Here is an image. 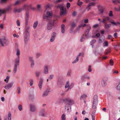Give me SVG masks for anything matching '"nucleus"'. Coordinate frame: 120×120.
<instances>
[{"label": "nucleus", "instance_id": "1", "mask_svg": "<svg viewBox=\"0 0 120 120\" xmlns=\"http://www.w3.org/2000/svg\"><path fill=\"white\" fill-rule=\"evenodd\" d=\"M26 18L25 19V24L24 32V43L26 44H27V42L29 40L30 37V32L29 30L30 29V27L28 26L29 14L27 12L26 13Z\"/></svg>", "mask_w": 120, "mask_h": 120}, {"label": "nucleus", "instance_id": "2", "mask_svg": "<svg viewBox=\"0 0 120 120\" xmlns=\"http://www.w3.org/2000/svg\"><path fill=\"white\" fill-rule=\"evenodd\" d=\"M31 8H14V11L15 12L19 13L20 12L22 11L25 10L26 11V13H28L29 16V12L30 11ZM33 10H34L36 9V8H31Z\"/></svg>", "mask_w": 120, "mask_h": 120}, {"label": "nucleus", "instance_id": "3", "mask_svg": "<svg viewBox=\"0 0 120 120\" xmlns=\"http://www.w3.org/2000/svg\"><path fill=\"white\" fill-rule=\"evenodd\" d=\"M46 15H44L43 19L44 20L48 21H50L51 20V18L52 17V14L50 12L47 11L46 12Z\"/></svg>", "mask_w": 120, "mask_h": 120}, {"label": "nucleus", "instance_id": "4", "mask_svg": "<svg viewBox=\"0 0 120 120\" xmlns=\"http://www.w3.org/2000/svg\"><path fill=\"white\" fill-rule=\"evenodd\" d=\"M7 41L6 39V38L4 36H3L2 38L0 39V44L2 46H3L4 45H7L8 43H7Z\"/></svg>", "mask_w": 120, "mask_h": 120}, {"label": "nucleus", "instance_id": "5", "mask_svg": "<svg viewBox=\"0 0 120 120\" xmlns=\"http://www.w3.org/2000/svg\"><path fill=\"white\" fill-rule=\"evenodd\" d=\"M63 101L66 104H68L70 105H73L74 104V101L69 98H66L63 100Z\"/></svg>", "mask_w": 120, "mask_h": 120}, {"label": "nucleus", "instance_id": "6", "mask_svg": "<svg viewBox=\"0 0 120 120\" xmlns=\"http://www.w3.org/2000/svg\"><path fill=\"white\" fill-rule=\"evenodd\" d=\"M15 51L16 52V54L17 56V57L15 59L14 61H20L19 56L20 54V50L18 48L16 47L15 48Z\"/></svg>", "mask_w": 120, "mask_h": 120}, {"label": "nucleus", "instance_id": "7", "mask_svg": "<svg viewBox=\"0 0 120 120\" xmlns=\"http://www.w3.org/2000/svg\"><path fill=\"white\" fill-rule=\"evenodd\" d=\"M15 64L13 69V72L14 73H16L17 70V66H19V61H14Z\"/></svg>", "mask_w": 120, "mask_h": 120}, {"label": "nucleus", "instance_id": "8", "mask_svg": "<svg viewBox=\"0 0 120 120\" xmlns=\"http://www.w3.org/2000/svg\"><path fill=\"white\" fill-rule=\"evenodd\" d=\"M108 79V78L107 77H105L103 78L101 81V85L102 86L105 87L106 86Z\"/></svg>", "mask_w": 120, "mask_h": 120}, {"label": "nucleus", "instance_id": "9", "mask_svg": "<svg viewBox=\"0 0 120 120\" xmlns=\"http://www.w3.org/2000/svg\"><path fill=\"white\" fill-rule=\"evenodd\" d=\"M103 20L102 22L103 23H105L107 22H110V18L108 16H103L102 17Z\"/></svg>", "mask_w": 120, "mask_h": 120}, {"label": "nucleus", "instance_id": "10", "mask_svg": "<svg viewBox=\"0 0 120 120\" xmlns=\"http://www.w3.org/2000/svg\"><path fill=\"white\" fill-rule=\"evenodd\" d=\"M45 110L44 109H41L39 113V115L42 116H46V113L45 112Z\"/></svg>", "mask_w": 120, "mask_h": 120}, {"label": "nucleus", "instance_id": "11", "mask_svg": "<svg viewBox=\"0 0 120 120\" xmlns=\"http://www.w3.org/2000/svg\"><path fill=\"white\" fill-rule=\"evenodd\" d=\"M11 8H7L6 9H0V16L1 15L6 13L8 11L11 10Z\"/></svg>", "mask_w": 120, "mask_h": 120}, {"label": "nucleus", "instance_id": "12", "mask_svg": "<svg viewBox=\"0 0 120 120\" xmlns=\"http://www.w3.org/2000/svg\"><path fill=\"white\" fill-rule=\"evenodd\" d=\"M60 15H64L66 13V9L65 8H60Z\"/></svg>", "mask_w": 120, "mask_h": 120}, {"label": "nucleus", "instance_id": "13", "mask_svg": "<svg viewBox=\"0 0 120 120\" xmlns=\"http://www.w3.org/2000/svg\"><path fill=\"white\" fill-rule=\"evenodd\" d=\"M43 82V79L41 78L40 79L39 82L38 86L39 89L40 90H41L42 87Z\"/></svg>", "mask_w": 120, "mask_h": 120}, {"label": "nucleus", "instance_id": "14", "mask_svg": "<svg viewBox=\"0 0 120 120\" xmlns=\"http://www.w3.org/2000/svg\"><path fill=\"white\" fill-rule=\"evenodd\" d=\"M49 68V66L46 65L44 67L43 73L44 74H47L48 73V68Z\"/></svg>", "mask_w": 120, "mask_h": 120}, {"label": "nucleus", "instance_id": "15", "mask_svg": "<svg viewBox=\"0 0 120 120\" xmlns=\"http://www.w3.org/2000/svg\"><path fill=\"white\" fill-rule=\"evenodd\" d=\"M50 92V89L48 88H47L44 92L43 94L42 95V96L44 97L47 96L49 93Z\"/></svg>", "mask_w": 120, "mask_h": 120}, {"label": "nucleus", "instance_id": "16", "mask_svg": "<svg viewBox=\"0 0 120 120\" xmlns=\"http://www.w3.org/2000/svg\"><path fill=\"white\" fill-rule=\"evenodd\" d=\"M30 110L31 111L34 112L36 110V107L35 105L33 104H31L30 105Z\"/></svg>", "mask_w": 120, "mask_h": 120}, {"label": "nucleus", "instance_id": "17", "mask_svg": "<svg viewBox=\"0 0 120 120\" xmlns=\"http://www.w3.org/2000/svg\"><path fill=\"white\" fill-rule=\"evenodd\" d=\"M13 85V84L12 83H9L4 87V88L6 89H8L12 87Z\"/></svg>", "mask_w": 120, "mask_h": 120}, {"label": "nucleus", "instance_id": "18", "mask_svg": "<svg viewBox=\"0 0 120 120\" xmlns=\"http://www.w3.org/2000/svg\"><path fill=\"white\" fill-rule=\"evenodd\" d=\"M53 25V24H52V23L50 22L48 23L47 26V29L48 30H51L52 27Z\"/></svg>", "mask_w": 120, "mask_h": 120}, {"label": "nucleus", "instance_id": "19", "mask_svg": "<svg viewBox=\"0 0 120 120\" xmlns=\"http://www.w3.org/2000/svg\"><path fill=\"white\" fill-rule=\"evenodd\" d=\"M104 24V26L106 30L108 29L111 26V25L110 24H108L107 23H105Z\"/></svg>", "mask_w": 120, "mask_h": 120}, {"label": "nucleus", "instance_id": "20", "mask_svg": "<svg viewBox=\"0 0 120 120\" xmlns=\"http://www.w3.org/2000/svg\"><path fill=\"white\" fill-rule=\"evenodd\" d=\"M65 26L64 24H62L61 26V32L62 34H63L65 32Z\"/></svg>", "mask_w": 120, "mask_h": 120}, {"label": "nucleus", "instance_id": "21", "mask_svg": "<svg viewBox=\"0 0 120 120\" xmlns=\"http://www.w3.org/2000/svg\"><path fill=\"white\" fill-rule=\"evenodd\" d=\"M69 108H70V111H71V107L70 106V105H69L68 104H66V105L65 106V109H67V110H68L69 109Z\"/></svg>", "mask_w": 120, "mask_h": 120}, {"label": "nucleus", "instance_id": "22", "mask_svg": "<svg viewBox=\"0 0 120 120\" xmlns=\"http://www.w3.org/2000/svg\"><path fill=\"white\" fill-rule=\"evenodd\" d=\"M11 114L10 112H9L8 114V120H11ZM7 117H5L4 118V120H7Z\"/></svg>", "mask_w": 120, "mask_h": 120}, {"label": "nucleus", "instance_id": "23", "mask_svg": "<svg viewBox=\"0 0 120 120\" xmlns=\"http://www.w3.org/2000/svg\"><path fill=\"white\" fill-rule=\"evenodd\" d=\"M97 102H96L95 101H94V102H93L92 106V108L93 109H94L96 108V105H97Z\"/></svg>", "mask_w": 120, "mask_h": 120}, {"label": "nucleus", "instance_id": "24", "mask_svg": "<svg viewBox=\"0 0 120 120\" xmlns=\"http://www.w3.org/2000/svg\"><path fill=\"white\" fill-rule=\"evenodd\" d=\"M24 8H31L32 7V5L30 4H26L24 5Z\"/></svg>", "mask_w": 120, "mask_h": 120}, {"label": "nucleus", "instance_id": "25", "mask_svg": "<svg viewBox=\"0 0 120 120\" xmlns=\"http://www.w3.org/2000/svg\"><path fill=\"white\" fill-rule=\"evenodd\" d=\"M22 3V0H19L15 2L14 4L15 5H17Z\"/></svg>", "mask_w": 120, "mask_h": 120}, {"label": "nucleus", "instance_id": "26", "mask_svg": "<svg viewBox=\"0 0 120 120\" xmlns=\"http://www.w3.org/2000/svg\"><path fill=\"white\" fill-rule=\"evenodd\" d=\"M87 97V95L86 94H83L82 95L80 98V99L81 100L83 99L84 100V99H85Z\"/></svg>", "mask_w": 120, "mask_h": 120}, {"label": "nucleus", "instance_id": "27", "mask_svg": "<svg viewBox=\"0 0 120 120\" xmlns=\"http://www.w3.org/2000/svg\"><path fill=\"white\" fill-rule=\"evenodd\" d=\"M112 2L115 4H116L119 3H120V0H112Z\"/></svg>", "mask_w": 120, "mask_h": 120}, {"label": "nucleus", "instance_id": "28", "mask_svg": "<svg viewBox=\"0 0 120 120\" xmlns=\"http://www.w3.org/2000/svg\"><path fill=\"white\" fill-rule=\"evenodd\" d=\"M41 71H38L36 72H35V73L36 74V76L37 77H38L40 75L41 73Z\"/></svg>", "mask_w": 120, "mask_h": 120}, {"label": "nucleus", "instance_id": "29", "mask_svg": "<svg viewBox=\"0 0 120 120\" xmlns=\"http://www.w3.org/2000/svg\"><path fill=\"white\" fill-rule=\"evenodd\" d=\"M76 24L74 22H72L71 24V29L72 30L75 26Z\"/></svg>", "mask_w": 120, "mask_h": 120}, {"label": "nucleus", "instance_id": "30", "mask_svg": "<svg viewBox=\"0 0 120 120\" xmlns=\"http://www.w3.org/2000/svg\"><path fill=\"white\" fill-rule=\"evenodd\" d=\"M28 98L29 100L31 101H33V100L34 99V96L33 95H29Z\"/></svg>", "mask_w": 120, "mask_h": 120}, {"label": "nucleus", "instance_id": "31", "mask_svg": "<svg viewBox=\"0 0 120 120\" xmlns=\"http://www.w3.org/2000/svg\"><path fill=\"white\" fill-rule=\"evenodd\" d=\"M98 102V96L96 95H95L93 98V102Z\"/></svg>", "mask_w": 120, "mask_h": 120}, {"label": "nucleus", "instance_id": "32", "mask_svg": "<svg viewBox=\"0 0 120 120\" xmlns=\"http://www.w3.org/2000/svg\"><path fill=\"white\" fill-rule=\"evenodd\" d=\"M38 24V21H36L33 24V27L34 29H35L37 27Z\"/></svg>", "mask_w": 120, "mask_h": 120}, {"label": "nucleus", "instance_id": "33", "mask_svg": "<svg viewBox=\"0 0 120 120\" xmlns=\"http://www.w3.org/2000/svg\"><path fill=\"white\" fill-rule=\"evenodd\" d=\"M71 72V70H68L67 74V76L68 77H70Z\"/></svg>", "mask_w": 120, "mask_h": 120}, {"label": "nucleus", "instance_id": "34", "mask_svg": "<svg viewBox=\"0 0 120 120\" xmlns=\"http://www.w3.org/2000/svg\"><path fill=\"white\" fill-rule=\"evenodd\" d=\"M95 4V3L94 2H91L88 5L87 8H88L91 6H94Z\"/></svg>", "mask_w": 120, "mask_h": 120}, {"label": "nucleus", "instance_id": "35", "mask_svg": "<svg viewBox=\"0 0 120 120\" xmlns=\"http://www.w3.org/2000/svg\"><path fill=\"white\" fill-rule=\"evenodd\" d=\"M41 56V54L40 53L37 52L36 54L35 57L36 59H37Z\"/></svg>", "mask_w": 120, "mask_h": 120}, {"label": "nucleus", "instance_id": "36", "mask_svg": "<svg viewBox=\"0 0 120 120\" xmlns=\"http://www.w3.org/2000/svg\"><path fill=\"white\" fill-rule=\"evenodd\" d=\"M61 118L62 120H66V115L64 113L62 115Z\"/></svg>", "mask_w": 120, "mask_h": 120}, {"label": "nucleus", "instance_id": "37", "mask_svg": "<svg viewBox=\"0 0 120 120\" xmlns=\"http://www.w3.org/2000/svg\"><path fill=\"white\" fill-rule=\"evenodd\" d=\"M96 41L95 39H93L90 42V45L92 46V47L93 48V45L96 42Z\"/></svg>", "mask_w": 120, "mask_h": 120}, {"label": "nucleus", "instance_id": "38", "mask_svg": "<svg viewBox=\"0 0 120 120\" xmlns=\"http://www.w3.org/2000/svg\"><path fill=\"white\" fill-rule=\"evenodd\" d=\"M29 60L30 62L34 61L33 60V57L32 56H29Z\"/></svg>", "mask_w": 120, "mask_h": 120}, {"label": "nucleus", "instance_id": "39", "mask_svg": "<svg viewBox=\"0 0 120 120\" xmlns=\"http://www.w3.org/2000/svg\"><path fill=\"white\" fill-rule=\"evenodd\" d=\"M99 10L101 14L103 13V11H104V9L103 8H99Z\"/></svg>", "mask_w": 120, "mask_h": 120}, {"label": "nucleus", "instance_id": "40", "mask_svg": "<svg viewBox=\"0 0 120 120\" xmlns=\"http://www.w3.org/2000/svg\"><path fill=\"white\" fill-rule=\"evenodd\" d=\"M79 60V57L77 56L76 59L74 60L72 62L73 64L77 62Z\"/></svg>", "mask_w": 120, "mask_h": 120}, {"label": "nucleus", "instance_id": "41", "mask_svg": "<svg viewBox=\"0 0 120 120\" xmlns=\"http://www.w3.org/2000/svg\"><path fill=\"white\" fill-rule=\"evenodd\" d=\"M68 87H70L69 82V81H67L65 86V88H66Z\"/></svg>", "mask_w": 120, "mask_h": 120}, {"label": "nucleus", "instance_id": "42", "mask_svg": "<svg viewBox=\"0 0 120 120\" xmlns=\"http://www.w3.org/2000/svg\"><path fill=\"white\" fill-rule=\"evenodd\" d=\"M94 111L91 114L92 120H95V117L94 115L95 114L94 113Z\"/></svg>", "mask_w": 120, "mask_h": 120}, {"label": "nucleus", "instance_id": "43", "mask_svg": "<svg viewBox=\"0 0 120 120\" xmlns=\"http://www.w3.org/2000/svg\"><path fill=\"white\" fill-rule=\"evenodd\" d=\"M33 80L32 79H30L29 81V85L30 86H32L33 85Z\"/></svg>", "mask_w": 120, "mask_h": 120}, {"label": "nucleus", "instance_id": "44", "mask_svg": "<svg viewBox=\"0 0 120 120\" xmlns=\"http://www.w3.org/2000/svg\"><path fill=\"white\" fill-rule=\"evenodd\" d=\"M120 46V44H118L117 45H116L115 46V47H114V48H115V50H116L117 51L118 50L116 49V48H118Z\"/></svg>", "mask_w": 120, "mask_h": 120}, {"label": "nucleus", "instance_id": "45", "mask_svg": "<svg viewBox=\"0 0 120 120\" xmlns=\"http://www.w3.org/2000/svg\"><path fill=\"white\" fill-rule=\"evenodd\" d=\"M82 2H80V0L78 1V3H77V4L80 7H81V5L82 4Z\"/></svg>", "mask_w": 120, "mask_h": 120}, {"label": "nucleus", "instance_id": "46", "mask_svg": "<svg viewBox=\"0 0 120 120\" xmlns=\"http://www.w3.org/2000/svg\"><path fill=\"white\" fill-rule=\"evenodd\" d=\"M9 78L10 77L9 76H7L6 79H4V81H5L6 83H8V80L9 79Z\"/></svg>", "mask_w": 120, "mask_h": 120}, {"label": "nucleus", "instance_id": "47", "mask_svg": "<svg viewBox=\"0 0 120 120\" xmlns=\"http://www.w3.org/2000/svg\"><path fill=\"white\" fill-rule=\"evenodd\" d=\"M18 109L19 111H21L22 109V107L21 105V104H20L19 105L18 107Z\"/></svg>", "mask_w": 120, "mask_h": 120}, {"label": "nucleus", "instance_id": "48", "mask_svg": "<svg viewBox=\"0 0 120 120\" xmlns=\"http://www.w3.org/2000/svg\"><path fill=\"white\" fill-rule=\"evenodd\" d=\"M54 75H50L49 77V80H51L52 79Z\"/></svg>", "mask_w": 120, "mask_h": 120}, {"label": "nucleus", "instance_id": "49", "mask_svg": "<svg viewBox=\"0 0 120 120\" xmlns=\"http://www.w3.org/2000/svg\"><path fill=\"white\" fill-rule=\"evenodd\" d=\"M85 11V10L83 8H81L80 10V12L81 13H84Z\"/></svg>", "mask_w": 120, "mask_h": 120}, {"label": "nucleus", "instance_id": "50", "mask_svg": "<svg viewBox=\"0 0 120 120\" xmlns=\"http://www.w3.org/2000/svg\"><path fill=\"white\" fill-rule=\"evenodd\" d=\"M58 21V20L56 19L55 20H54L53 21V26L54 25V24H56Z\"/></svg>", "mask_w": 120, "mask_h": 120}, {"label": "nucleus", "instance_id": "51", "mask_svg": "<svg viewBox=\"0 0 120 120\" xmlns=\"http://www.w3.org/2000/svg\"><path fill=\"white\" fill-rule=\"evenodd\" d=\"M114 62L112 59L110 60L109 61V63L111 66H112L113 65Z\"/></svg>", "mask_w": 120, "mask_h": 120}, {"label": "nucleus", "instance_id": "52", "mask_svg": "<svg viewBox=\"0 0 120 120\" xmlns=\"http://www.w3.org/2000/svg\"><path fill=\"white\" fill-rule=\"evenodd\" d=\"M109 16L110 17H112L113 16V14L112 13V11H109Z\"/></svg>", "mask_w": 120, "mask_h": 120}, {"label": "nucleus", "instance_id": "53", "mask_svg": "<svg viewBox=\"0 0 120 120\" xmlns=\"http://www.w3.org/2000/svg\"><path fill=\"white\" fill-rule=\"evenodd\" d=\"M77 15V13L76 11H74L73 12L72 14V15L73 16L75 17Z\"/></svg>", "mask_w": 120, "mask_h": 120}, {"label": "nucleus", "instance_id": "54", "mask_svg": "<svg viewBox=\"0 0 120 120\" xmlns=\"http://www.w3.org/2000/svg\"><path fill=\"white\" fill-rule=\"evenodd\" d=\"M8 0H0V4H3L5 3Z\"/></svg>", "mask_w": 120, "mask_h": 120}, {"label": "nucleus", "instance_id": "55", "mask_svg": "<svg viewBox=\"0 0 120 120\" xmlns=\"http://www.w3.org/2000/svg\"><path fill=\"white\" fill-rule=\"evenodd\" d=\"M55 38L53 37H52L51 36V38L50 40V41L52 42H53Z\"/></svg>", "mask_w": 120, "mask_h": 120}, {"label": "nucleus", "instance_id": "56", "mask_svg": "<svg viewBox=\"0 0 120 120\" xmlns=\"http://www.w3.org/2000/svg\"><path fill=\"white\" fill-rule=\"evenodd\" d=\"M74 83H71L70 86V89H71L73 87L74 85Z\"/></svg>", "mask_w": 120, "mask_h": 120}, {"label": "nucleus", "instance_id": "57", "mask_svg": "<svg viewBox=\"0 0 120 120\" xmlns=\"http://www.w3.org/2000/svg\"><path fill=\"white\" fill-rule=\"evenodd\" d=\"M82 26V23L81 24H80L78 26V27L77 29V30H79L80 28Z\"/></svg>", "mask_w": 120, "mask_h": 120}, {"label": "nucleus", "instance_id": "58", "mask_svg": "<svg viewBox=\"0 0 120 120\" xmlns=\"http://www.w3.org/2000/svg\"><path fill=\"white\" fill-rule=\"evenodd\" d=\"M104 45L105 46H108V43L106 41H105L104 42Z\"/></svg>", "mask_w": 120, "mask_h": 120}, {"label": "nucleus", "instance_id": "59", "mask_svg": "<svg viewBox=\"0 0 120 120\" xmlns=\"http://www.w3.org/2000/svg\"><path fill=\"white\" fill-rule=\"evenodd\" d=\"M91 1H95L96 0H85V1L86 3H88Z\"/></svg>", "mask_w": 120, "mask_h": 120}, {"label": "nucleus", "instance_id": "60", "mask_svg": "<svg viewBox=\"0 0 120 120\" xmlns=\"http://www.w3.org/2000/svg\"><path fill=\"white\" fill-rule=\"evenodd\" d=\"M117 88L118 90H120V82H119L118 85L117 86Z\"/></svg>", "mask_w": 120, "mask_h": 120}, {"label": "nucleus", "instance_id": "61", "mask_svg": "<svg viewBox=\"0 0 120 120\" xmlns=\"http://www.w3.org/2000/svg\"><path fill=\"white\" fill-rule=\"evenodd\" d=\"M56 35V33L55 32H53L52 33V35L51 36L52 37L55 38Z\"/></svg>", "mask_w": 120, "mask_h": 120}, {"label": "nucleus", "instance_id": "62", "mask_svg": "<svg viewBox=\"0 0 120 120\" xmlns=\"http://www.w3.org/2000/svg\"><path fill=\"white\" fill-rule=\"evenodd\" d=\"M91 66L90 65L89 66V68L88 69V71L89 72H90L92 71V70L91 68Z\"/></svg>", "mask_w": 120, "mask_h": 120}, {"label": "nucleus", "instance_id": "63", "mask_svg": "<svg viewBox=\"0 0 120 120\" xmlns=\"http://www.w3.org/2000/svg\"><path fill=\"white\" fill-rule=\"evenodd\" d=\"M110 23H111L112 24H113V25H116V23L115 22H113V21H110Z\"/></svg>", "mask_w": 120, "mask_h": 120}, {"label": "nucleus", "instance_id": "64", "mask_svg": "<svg viewBox=\"0 0 120 120\" xmlns=\"http://www.w3.org/2000/svg\"><path fill=\"white\" fill-rule=\"evenodd\" d=\"M85 75V79H87L88 80H89L90 79V77L89 76L87 75Z\"/></svg>", "mask_w": 120, "mask_h": 120}]
</instances>
